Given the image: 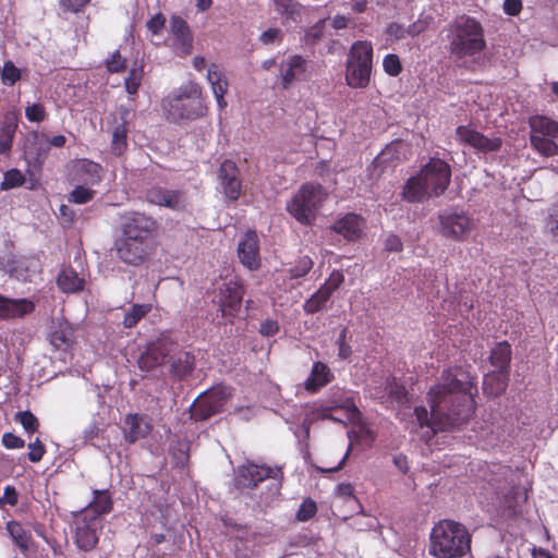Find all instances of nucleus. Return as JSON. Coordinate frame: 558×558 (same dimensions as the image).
Instances as JSON below:
<instances>
[{
  "instance_id": "338daca9",
  "label": "nucleus",
  "mask_w": 558,
  "mask_h": 558,
  "mask_svg": "<svg viewBox=\"0 0 558 558\" xmlns=\"http://www.w3.org/2000/svg\"><path fill=\"white\" fill-rule=\"evenodd\" d=\"M547 227L553 239L558 242V207L554 208L547 218Z\"/></svg>"
},
{
  "instance_id": "3c124183",
  "label": "nucleus",
  "mask_w": 558,
  "mask_h": 558,
  "mask_svg": "<svg viewBox=\"0 0 558 558\" xmlns=\"http://www.w3.org/2000/svg\"><path fill=\"white\" fill-rule=\"evenodd\" d=\"M25 117L29 122L40 123L46 120L47 111L43 104L34 102L26 106Z\"/></svg>"
},
{
  "instance_id": "9d476101",
  "label": "nucleus",
  "mask_w": 558,
  "mask_h": 558,
  "mask_svg": "<svg viewBox=\"0 0 558 558\" xmlns=\"http://www.w3.org/2000/svg\"><path fill=\"white\" fill-rule=\"evenodd\" d=\"M119 230H121V236L155 242L159 223L154 217L145 213L131 210L120 216Z\"/></svg>"
},
{
  "instance_id": "a211bd4d",
  "label": "nucleus",
  "mask_w": 558,
  "mask_h": 558,
  "mask_svg": "<svg viewBox=\"0 0 558 558\" xmlns=\"http://www.w3.org/2000/svg\"><path fill=\"white\" fill-rule=\"evenodd\" d=\"M282 477L280 468H270L267 465H258L248 462L239 468L235 483L240 488H255L259 483L266 478H279Z\"/></svg>"
},
{
  "instance_id": "680f3d73",
  "label": "nucleus",
  "mask_w": 558,
  "mask_h": 558,
  "mask_svg": "<svg viewBox=\"0 0 558 558\" xmlns=\"http://www.w3.org/2000/svg\"><path fill=\"white\" fill-rule=\"evenodd\" d=\"M259 40L264 45H270L274 43H281L282 32L279 28H268L263 32L259 36Z\"/></svg>"
},
{
  "instance_id": "7ed1b4c3",
  "label": "nucleus",
  "mask_w": 558,
  "mask_h": 558,
  "mask_svg": "<svg viewBox=\"0 0 558 558\" xmlns=\"http://www.w3.org/2000/svg\"><path fill=\"white\" fill-rule=\"evenodd\" d=\"M471 550V534L452 520H441L430 532L429 554L435 558H461Z\"/></svg>"
},
{
  "instance_id": "393cba45",
  "label": "nucleus",
  "mask_w": 558,
  "mask_h": 558,
  "mask_svg": "<svg viewBox=\"0 0 558 558\" xmlns=\"http://www.w3.org/2000/svg\"><path fill=\"white\" fill-rule=\"evenodd\" d=\"M123 436L126 442L134 444L149 435L153 429L150 420L144 414H128L124 418Z\"/></svg>"
},
{
  "instance_id": "cd10ccee",
  "label": "nucleus",
  "mask_w": 558,
  "mask_h": 558,
  "mask_svg": "<svg viewBox=\"0 0 558 558\" xmlns=\"http://www.w3.org/2000/svg\"><path fill=\"white\" fill-rule=\"evenodd\" d=\"M49 342L58 351H70L75 343L74 328L66 320L58 322L49 335Z\"/></svg>"
},
{
  "instance_id": "6e6552de",
  "label": "nucleus",
  "mask_w": 558,
  "mask_h": 558,
  "mask_svg": "<svg viewBox=\"0 0 558 558\" xmlns=\"http://www.w3.org/2000/svg\"><path fill=\"white\" fill-rule=\"evenodd\" d=\"M438 233L449 240L463 242L475 229L474 218L465 210L454 207L438 213Z\"/></svg>"
},
{
  "instance_id": "dca6fc26",
  "label": "nucleus",
  "mask_w": 558,
  "mask_h": 558,
  "mask_svg": "<svg viewBox=\"0 0 558 558\" xmlns=\"http://www.w3.org/2000/svg\"><path fill=\"white\" fill-rule=\"evenodd\" d=\"M145 199L151 205L167 207L174 211H185L190 205L185 191L170 190L159 185L147 189Z\"/></svg>"
},
{
  "instance_id": "412c9836",
  "label": "nucleus",
  "mask_w": 558,
  "mask_h": 558,
  "mask_svg": "<svg viewBox=\"0 0 558 558\" xmlns=\"http://www.w3.org/2000/svg\"><path fill=\"white\" fill-rule=\"evenodd\" d=\"M170 33L173 37L172 48L179 57H186L193 49V34L187 22L179 15L170 19Z\"/></svg>"
},
{
  "instance_id": "0eeeda50",
  "label": "nucleus",
  "mask_w": 558,
  "mask_h": 558,
  "mask_svg": "<svg viewBox=\"0 0 558 558\" xmlns=\"http://www.w3.org/2000/svg\"><path fill=\"white\" fill-rule=\"evenodd\" d=\"M531 147L543 157L558 154V122L546 116H532L529 119Z\"/></svg>"
},
{
  "instance_id": "f3484780",
  "label": "nucleus",
  "mask_w": 558,
  "mask_h": 558,
  "mask_svg": "<svg viewBox=\"0 0 558 558\" xmlns=\"http://www.w3.org/2000/svg\"><path fill=\"white\" fill-rule=\"evenodd\" d=\"M456 136L459 143L484 154L498 151L502 145L500 137H487L471 125H459L456 129Z\"/></svg>"
},
{
  "instance_id": "864d4df0",
  "label": "nucleus",
  "mask_w": 558,
  "mask_h": 558,
  "mask_svg": "<svg viewBox=\"0 0 558 558\" xmlns=\"http://www.w3.org/2000/svg\"><path fill=\"white\" fill-rule=\"evenodd\" d=\"M333 409H345L354 413L359 412L356 405L352 401L347 400L344 404L335 403L331 407L322 408L320 410H317V416L322 420H335L330 413V411Z\"/></svg>"
},
{
  "instance_id": "4be33fe9",
  "label": "nucleus",
  "mask_w": 558,
  "mask_h": 558,
  "mask_svg": "<svg viewBox=\"0 0 558 558\" xmlns=\"http://www.w3.org/2000/svg\"><path fill=\"white\" fill-rule=\"evenodd\" d=\"M307 60L300 54L289 56L279 64L280 85L283 89L292 86L294 81L304 77L307 71Z\"/></svg>"
},
{
  "instance_id": "69168bd1",
  "label": "nucleus",
  "mask_w": 558,
  "mask_h": 558,
  "mask_svg": "<svg viewBox=\"0 0 558 558\" xmlns=\"http://www.w3.org/2000/svg\"><path fill=\"white\" fill-rule=\"evenodd\" d=\"M432 20V17L418 19L416 22L409 26L407 33L411 36L420 35L428 27Z\"/></svg>"
},
{
  "instance_id": "9b49d317",
  "label": "nucleus",
  "mask_w": 558,
  "mask_h": 558,
  "mask_svg": "<svg viewBox=\"0 0 558 558\" xmlns=\"http://www.w3.org/2000/svg\"><path fill=\"white\" fill-rule=\"evenodd\" d=\"M132 110L120 106L107 117V132L111 135L110 150L114 156H122L128 149V135Z\"/></svg>"
},
{
  "instance_id": "39448f33",
  "label": "nucleus",
  "mask_w": 558,
  "mask_h": 558,
  "mask_svg": "<svg viewBox=\"0 0 558 558\" xmlns=\"http://www.w3.org/2000/svg\"><path fill=\"white\" fill-rule=\"evenodd\" d=\"M328 194L319 183L306 182L287 203V211L301 225L311 226Z\"/></svg>"
},
{
  "instance_id": "bf43d9fd",
  "label": "nucleus",
  "mask_w": 558,
  "mask_h": 558,
  "mask_svg": "<svg viewBox=\"0 0 558 558\" xmlns=\"http://www.w3.org/2000/svg\"><path fill=\"white\" fill-rule=\"evenodd\" d=\"M1 442L7 449H22L25 446L24 439L13 433H4Z\"/></svg>"
},
{
  "instance_id": "20e7f679",
  "label": "nucleus",
  "mask_w": 558,
  "mask_h": 558,
  "mask_svg": "<svg viewBox=\"0 0 558 558\" xmlns=\"http://www.w3.org/2000/svg\"><path fill=\"white\" fill-rule=\"evenodd\" d=\"M486 47L484 28L474 17L462 16L452 27L449 50L458 59L480 54Z\"/></svg>"
},
{
  "instance_id": "f03ea898",
  "label": "nucleus",
  "mask_w": 558,
  "mask_h": 558,
  "mask_svg": "<svg viewBox=\"0 0 558 558\" xmlns=\"http://www.w3.org/2000/svg\"><path fill=\"white\" fill-rule=\"evenodd\" d=\"M161 107L166 120L174 124L199 119L208 110L202 86L193 81L170 92L162 99Z\"/></svg>"
},
{
  "instance_id": "0e129e2a",
  "label": "nucleus",
  "mask_w": 558,
  "mask_h": 558,
  "mask_svg": "<svg viewBox=\"0 0 558 558\" xmlns=\"http://www.w3.org/2000/svg\"><path fill=\"white\" fill-rule=\"evenodd\" d=\"M19 502V493L12 485H7L3 490V496L0 498V505L16 506Z\"/></svg>"
},
{
  "instance_id": "de8ad7c7",
  "label": "nucleus",
  "mask_w": 558,
  "mask_h": 558,
  "mask_svg": "<svg viewBox=\"0 0 558 558\" xmlns=\"http://www.w3.org/2000/svg\"><path fill=\"white\" fill-rule=\"evenodd\" d=\"M142 78H143V70L142 69H135V68L131 69L129 71L128 76L124 80L125 90L130 95L137 94L138 88L142 83Z\"/></svg>"
},
{
  "instance_id": "7c9ffc66",
  "label": "nucleus",
  "mask_w": 558,
  "mask_h": 558,
  "mask_svg": "<svg viewBox=\"0 0 558 558\" xmlns=\"http://www.w3.org/2000/svg\"><path fill=\"white\" fill-rule=\"evenodd\" d=\"M102 168L88 159H81L74 166L75 179L84 185H94L101 181Z\"/></svg>"
},
{
  "instance_id": "5701e85b",
  "label": "nucleus",
  "mask_w": 558,
  "mask_h": 558,
  "mask_svg": "<svg viewBox=\"0 0 558 558\" xmlns=\"http://www.w3.org/2000/svg\"><path fill=\"white\" fill-rule=\"evenodd\" d=\"M35 303L28 299H11L0 294V319H21L35 311Z\"/></svg>"
},
{
  "instance_id": "c03bdc74",
  "label": "nucleus",
  "mask_w": 558,
  "mask_h": 558,
  "mask_svg": "<svg viewBox=\"0 0 558 558\" xmlns=\"http://www.w3.org/2000/svg\"><path fill=\"white\" fill-rule=\"evenodd\" d=\"M314 262L307 255L299 257L296 263L289 269L292 279H299L306 276L313 268Z\"/></svg>"
},
{
  "instance_id": "c9c22d12",
  "label": "nucleus",
  "mask_w": 558,
  "mask_h": 558,
  "mask_svg": "<svg viewBox=\"0 0 558 558\" xmlns=\"http://www.w3.org/2000/svg\"><path fill=\"white\" fill-rule=\"evenodd\" d=\"M5 531L22 553L29 550L33 541L32 533L25 530L21 522L16 520L8 521L5 523Z\"/></svg>"
},
{
  "instance_id": "2f4dec72",
  "label": "nucleus",
  "mask_w": 558,
  "mask_h": 558,
  "mask_svg": "<svg viewBox=\"0 0 558 558\" xmlns=\"http://www.w3.org/2000/svg\"><path fill=\"white\" fill-rule=\"evenodd\" d=\"M510 373L494 371L486 374L483 378V393L489 398L501 396L509 384Z\"/></svg>"
},
{
  "instance_id": "bb28decb",
  "label": "nucleus",
  "mask_w": 558,
  "mask_h": 558,
  "mask_svg": "<svg viewBox=\"0 0 558 558\" xmlns=\"http://www.w3.org/2000/svg\"><path fill=\"white\" fill-rule=\"evenodd\" d=\"M333 378L330 367L326 363L317 361L312 366L310 376L304 383V388L310 393H316L331 383Z\"/></svg>"
},
{
  "instance_id": "2eb2a0df",
  "label": "nucleus",
  "mask_w": 558,
  "mask_h": 558,
  "mask_svg": "<svg viewBox=\"0 0 558 558\" xmlns=\"http://www.w3.org/2000/svg\"><path fill=\"white\" fill-rule=\"evenodd\" d=\"M175 342L166 336L150 341L141 353L137 364L142 371L150 372L161 366L175 349Z\"/></svg>"
},
{
  "instance_id": "423d86ee",
  "label": "nucleus",
  "mask_w": 558,
  "mask_h": 558,
  "mask_svg": "<svg viewBox=\"0 0 558 558\" xmlns=\"http://www.w3.org/2000/svg\"><path fill=\"white\" fill-rule=\"evenodd\" d=\"M373 46L367 40H357L350 47L345 62V83L352 88H366L373 70Z\"/></svg>"
},
{
  "instance_id": "4c0bfd02",
  "label": "nucleus",
  "mask_w": 558,
  "mask_h": 558,
  "mask_svg": "<svg viewBox=\"0 0 558 558\" xmlns=\"http://www.w3.org/2000/svg\"><path fill=\"white\" fill-rule=\"evenodd\" d=\"M17 124L13 119H5L0 125V155L10 154Z\"/></svg>"
},
{
  "instance_id": "a19ab883",
  "label": "nucleus",
  "mask_w": 558,
  "mask_h": 558,
  "mask_svg": "<svg viewBox=\"0 0 558 558\" xmlns=\"http://www.w3.org/2000/svg\"><path fill=\"white\" fill-rule=\"evenodd\" d=\"M26 177L17 168L9 169L3 173V180L0 184L2 191H9L12 189L21 187L25 184Z\"/></svg>"
},
{
  "instance_id": "b1692460",
  "label": "nucleus",
  "mask_w": 558,
  "mask_h": 558,
  "mask_svg": "<svg viewBox=\"0 0 558 558\" xmlns=\"http://www.w3.org/2000/svg\"><path fill=\"white\" fill-rule=\"evenodd\" d=\"M238 256L241 263L251 270L260 266L259 240L255 231H247L238 245Z\"/></svg>"
},
{
  "instance_id": "58836bf2",
  "label": "nucleus",
  "mask_w": 558,
  "mask_h": 558,
  "mask_svg": "<svg viewBox=\"0 0 558 558\" xmlns=\"http://www.w3.org/2000/svg\"><path fill=\"white\" fill-rule=\"evenodd\" d=\"M331 293L320 287L310 299H307L303 305V310L306 314L313 315L325 308L329 301Z\"/></svg>"
},
{
  "instance_id": "f704fd0d",
  "label": "nucleus",
  "mask_w": 558,
  "mask_h": 558,
  "mask_svg": "<svg viewBox=\"0 0 558 558\" xmlns=\"http://www.w3.org/2000/svg\"><path fill=\"white\" fill-rule=\"evenodd\" d=\"M512 350L508 341H500L492 349L489 354V363L504 373H510Z\"/></svg>"
},
{
  "instance_id": "ddd939ff",
  "label": "nucleus",
  "mask_w": 558,
  "mask_h": 558,
  "mask_svg": "<svg viewBox=\"0 0 558 558\" xmlns=\"http://www.w3.org/2000/svg\"><path fill=\"white\" fill-rule=\"evenodd\" d=\"M104 529L101 518L90 517L88 512H82L74 521V544L85 553L94 550Z\"/></svg>"
},
{
  "instance_id": "6e6d98bb",
  "label": "nucleus",
  "mask_w": 558,
  "mask_h": 558,
  "mask_svg": "<svg viewBox=\"0 0 558 558\" xmlns=\"http://www.w3.org/2000/svg\"><path fill=\"white\" fill-rule=\"evenodd\" d=\"M343 281L344 276L342 271L333 269L322 287L332 294L343 283Z\"/></svg>"
},
{
  "instance_id": "4468645a",
  "label": "nucleus",
  "mask_w": 558,
  "mask_h": 558,
  "mask_svg": "<svg viewBox=\"0 0 558 558\" xmlns=\"http://www.w3.org/2000/svg\"><path fill=\"white\" fill-rule=\"evenodd\" d=\"M113 248L121 262L131 266H141L155 251V242L119 236L114 241Z\"/></svg>"
},
{
  "instance_id": "e433bc0d",
  "label": "nucleus",
  "mask_w": 558,
  "mask_h": 558,
  "mask_svg": "<svg viewBox=\"0 0 558 558\" xmlns=\"http://www.w3.org/2000/svg\"><path fill=\"white\" fill-rule=\"evenodd\" d=\"M84 284V279L72 267L61 269L57 277V286L64 293L80 292Z\"/></svg>"
},
{
  "instance_id": "c85d7f7f",
  "label": "nucleus",
  "mask_w": 558,
  "mask_h": 558,
  "mask_svg": "<svg viewBox=\"0 0 558 558\" xmlns=\"http://www.w3.org/2000/svg\"><path fill=\"white\" fill-rule=\"evenodd\" d=\"M195 366V355L187 351H180L171 360L170 373L174 379L184 380L192 375Z\"/></svg>"
},
{
  "instance_id": "f257e3e1",
  "label": "nucleus",
  "mask_w": 558,
  "mask_h": 558,
  "mask_svg": "<svg viewBox=\"0 0 558 558\" xmlns=\"http://www.w3.org/2000/svg\"><path fill=\"white\" fill-rule=\"evenodd\" d=\"M477 393L475 374L462 366L445 368L427 392L430 411L423 405L414 408L418 426L433 434L462 428L475 414Z\"/></svg>"
},
{
  "instance_id": "09e8293b",
  "label": "nucleus",
  "mask_w": 558,
  "mask_h": 558,
  "mask_svg": "<svg viewBox=\"0 0 558 558\" xmlns=\"http://www.w3.org/2000/svg\"><path fill=\"white\" fill-rule=\"evenodd\" d=\"M105 65L110 73H121L126 69V59L121 56L119 50H116L106 59Z\"/></svg>"
},
{
  "instance_id": "aec40b11",
  "label": "nucleus",
  "mask_w": 558,
  "mask_h": 558,
  "mask_svg": "<svg viewBox=\"0 0 558 558\" xmlns=\"http://www.w3.org/2000/svg\"><path fill=\"white\" fill-rule=\"evenodd\" d=\"M218 180L222 187L223 195L229 201H238L242 193V181L236 163L225 159L218 170Z\"/></svg>"
},
{
  "instance_id": "e2e57ef3",
  "label": "nucleus",
  "mask_w": 558,
  "mask_h": 558,
  "mask_svg": "<svg viewBox=\"0 0 558 558\" xmlns=\"http://www.w3.org/2000/svg\"><path fill=\"white\" fill-rule=\"evenodd\" d=\"M280 326L276 319H265L259 327V333L264 337H272L279 332Z\"/></svg>"
},
{
  "instance_id": "6ab92c4d",
  "label": "nucleus",
  "mask_w": 558,
  "mask_h": 558,
  "mask_svg": "<svg viewBox=\"0 0 558 558\" xmlns=\"http://www.w3.org/2000/svg\"><path fill=\"white\" fill-rule=\"evenodd\" d=\"M218 295L219 311L222 317L234 318L242 305L243 286L236 280H229L219 288Z\"/></svg>"
},
{
  "instance_id": "f8f14e48",
  "label": "nucleus",
  "mask_w": 558,
  "mask_h": 558,
  "mask_svg": "<svg viewBox=\"0 0 558 558\" xmlns=\"http://www.w3.org/2000/svg\"><path fill=\"white\" fill-rule=\"evenodd\" d=\"M418 174L423 179L429 195L438 197L442 195L451 181V168L449 163L440 158L432 157L422 167Z\"/></svg>"
},
{
  "instance_id": "72a5a7b5",
  "label": "nucleus",
  "mask_w": 558,
  "mask_h": 558,
  "mask_svg": "<svg viewBox=\"0 0 558 558\" xmlns=\"http://www.w3.org/2000/svg\"><path fill=\"white\" fill-rule=\"evenodd\" d=\"M94 498L82 512H88L90 517L101 518L111 512L113 500L108 489H94Z\"/></svg>"
},
{
  "instance_id": "774afa93",
  "label": "nucleus",
  "mask_w": 558,
  "mask_h": 558,
  "mask_svg": "<svg viewBox=\"0 0 558 558\" xmlns=\"http://www.w3.org/2000/svg\"><path fill=\"white\" fill-rule=\"evenodd\" d=\"M522 1L521 0H505L504 1V11L506 14L510 16H517L522 11Z\"/></svg>"
},
{
  "instance_id": "13d9d810",
  "label": "nucleus",
  "mask_w": 558,
  "mask_h": 558,
  "mask_svg": "<svg viewBox=\"0 0 558 558\" xmlns=\"http://www.w3.org/2000/svg\"><path fill=\"white\" fill-rule=\"evenodd\" d=\"M90 1L92 0H59V4L64 11L78 13L83 11Z\"/></svg>"
},
{
  "instance_id": "1a4fd4ad",
  "label": "nucleus",
  "mask_w": 558,
  "mask_h": 558,
  "mask_svg": "<svg viewBox=\"0 0 558 558\" xmlns=\"http://www.w3.org/2000/svg\"><path fill=\"white\" fill-rule=\"evenodd\" d=\"M231 396L232 388L222 384L213 386L193 402L191 407V418L201 422L223 412Z\"/></svg>"
},
{
  "instance_id": "8fccbe9b",
  "label": "nucleus",
  "mask_w": 558,
  "mask_h": 558,
  "mask_svg": "<svg viewBox=\"0 0 558 558\" xmlns=\"http://www.w3.org/2000/svg\"><path fill=\"white\" fill-rule=\"evenodd\" d=\"M348 327H343L338 336L336 344L338 347V357L340 360H349L352 355V348L348 342Z\"/></svg>"
},
{
  "instance_id": "ea45409f",
  "label": "nucleus",
  "mask_w": 558,
  "mask_h": 558,
  "mask_svg": "<svg viewBox=\"0 0 558 558\" xmlns=\"http://www.w3.org/2000/svg\"><path fill=\"white\" fill-rule=\"evenodd\" d=\"M150 311L151 304H133L124 315L123 326L129 329L134 328Z\"/></svg>"
},
{
  "instance_id": "49530a36",
  "label": "nucleus",
  "mask_w": 558,
  "mask_h": 558,
  "mask_svg": "<svg viewBox=\"0 0 558 558\" xmlns=\"http://www.w3.org/2000/svg\"><path fill=\"white\" fill-rule=\"evenodd\" d=\"M383 69L386 74L395 77L402 72L403 65L398 54L388 53L384 57Z\"/></svg>"
},
{
  "instance_id": "603ef678",
  "label": "nucleus",
  "mask_w": 558,
  "mask_h": 558,
  "mask_svg": "<svg viewBox=\"0 0 558 558\" xmlns=\"http://www.w3.org/2000/svg\"><path fill=\"white\" fill-rule=\"evenodd\" d=\"M317 512V505L312 498H306L301 504L298 512L296 519L300 522H306L315 517Z\"/></svg>"
},
{
  "instance_id": "79ce46f5",
  "label": "nucleus",
  "mask_w": 558,
  "mask_h": 558,
  "mask_svg": "<svg viewBox=\"0 0 558 558\" xmlns=\"http://www.w3.org/2000/svg\"><path fill=\"white\" fill-rule=\"evenodd\" d=\"M14 420L19 422L27 434H34L39 428V421L29 410L19 411Z\"/></svg>"
},
{
  "instance_id": "37998d69",
  "label": "nucleus",
  "mask_w": 558,
  "mask_h": 558,
  "mask_svg": "<svg viewBox=\"0 0 558 558\" xmlns=\"http://www.w3.org/2000/svg\"><path fill=\"white\" fill-rule=\"evenodd\" d=\"M2 84L13 86L21 80V70L11 61L4 62L2 70L0 69Z\"/></svg>"
},
{
  "instance_id": "4d7b16f0",
  "label": "nucleus",
  "mask_w": 558,
  "mask_h": 558,
  "mask_svg": "<svg viewBox=\"0 0 558 558\" xmlns=\"http://www.w3.org/2000/svg\"><path fill=\"white\" fill-rule=\"evenodd\" d=\"M166 17L162 13H157L151 16L147 23L146 27L153 35H158L165 28Z\"/></svg>"
},
{
  "instance_id": "052dcab7",
  "label": "nucleus",
  "mask_w": 558,
  "mask_h": 558,
  "mask_svg": "<svg viewBox=\"0 0 558 558\" xmlns=\"http://www.w3.org/2000/svg\"><path fill=\"white\" fill-rule=\"evenodd\" d=\"M276 11L283 16L292 17L296 12L292 0H274Z\"/></svg>"
},
{
  "instance_id": "473e14b6",
  "label": "nucleus",
  "mask_w": 558,
  "mask_h": 558,
  "mask_svg": "<svg viewBox=\"0 0 558 558\" xmlns=\"http://www.w3.org/2000/svg\"><path fill=\"white\" fill-rule=\"evenodd\" d=\"M401 195L402 198L409 203H420L425 198L432 197L418 173L407 180Z\"/></svg>"
},
{
  "instance_id": "a878e982",
  "label": "nucleus",
  "mask_w": 558,
  "mask_h": 558,
  "mask_svg": "<svg viewBox=\"0 0 558 558\" xmlns=\"http://www.w3.org/2000/svg\"><path fill=\"white\" fill-rule=\"evenodd\" d=\"M207 81L210 84L219 110H223L228 105L225 95L228 92L229 83L225 72L218 64L211 63L208 66Z\"/></svg>"
},
{
  "instance_id": "c756f323",
  "label": "nucleus",
  "mask_w": 558,
  "mask_h": 558,
  "mask_svg": "<svg viewBox=\"0 0 558 558\" xmlns=\"http://www.w3.org/2000/svg\"><path fill=\"white\" fill-rule=\"evenodd\" d=\"M363 219L355 214H347L332 225V230L349 241H355L362 235Z\"/></svg>"
},
{
  "instance_id": "a18cd8bd",
  "label": "nucleus",
  "mask_w": 558,
  "mask_h": 558,
  "mask_svg": "<svg viewBox=\"0 0 558 558\" xmlns=\"http://www.w3.org/2000/svg\"><path fill=\"white\" fill-rule=\"evenodd\" d=\"M95 191L86 187L85 185H77L69 194L68 199L70 203L83 205L90 202L95 196Z\"/></svg>"
},
{
  "instance_id": "5fc2aeb1",
  "label": "nucleus",
  "mask_w": 558,
  "mask_h": 558,
  "mask_svg": "<svg viewBox=\"0 0 558 558\" xmlns=\"http://www.w3.org/2000/svg\"><path fill=\"white\" fill-rule=\"evenodd\" d=\"M28 449V460L34 463L39 462L46 453V447L39 438H36L33 442H29Z\"/></svg>"
}]
</instances>
